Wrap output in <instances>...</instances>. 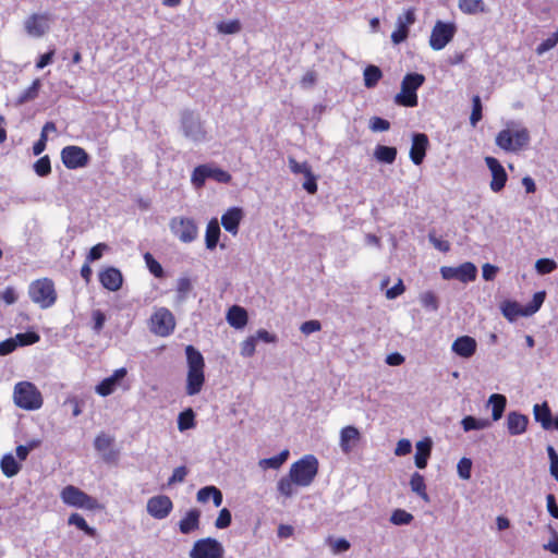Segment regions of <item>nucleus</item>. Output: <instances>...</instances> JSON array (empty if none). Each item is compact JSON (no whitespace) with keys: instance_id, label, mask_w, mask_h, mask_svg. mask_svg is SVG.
<instances>
[{"instance_id":"obj_1","label":"nucleus","mask_w":558,"mask_h":558,"mask_svg":"<svg viewBox=\"0 0 558 558\" xmlns=\"http://www.w3.org/2000/svg\"><path fill=\"white\" fill-rule=\"evenodd\" d=\"M185 353L189 367L185 391L187 396H195L201 392L205 383V362L201 352L193 345H187Z\"/></svg>"},{"instance_id":"obj_2","label":"nucleus","mask_w":558,"mask_h":558,"mask_svg":"<svg viewBox=\"0 0 558 558\" xmlns=\"http://www.w3.org/2000/svg\"><path fill=\"white\" fill-rule=\"evenodd\" d=\"M530 132L526 128L517 126L514 122L508 123L496 136V145L505 151L518 153L530 143Z\"/></svg>"},{"instance_id":"obj_3","label":"nucleus","mask_w":558,"mask_h":558,"mask_svg":"<svg viewBox=\"0 0 558 558\" xmlns=\"http://www.w3.org/2000/svg\"><path fill=\"white\" fill-rule=\"evenodd\" d=\"M318 472V460L313 454H306L290 466L289 474L296 486L306 487L312 484Z\"/></svg>"},{"instance_id":"obj_4","label":"nucleus","mask_w":558,"mask_h":558,"mask_svg":"<svg viewBox=\"0 0 558 558\" xmlns=\"http://www.w3.org/2000/svg\"><path fill=\"white\" fill-rule=\"evenodd\" d=\"M424 81L423 74H407L401 83V92L395 97V102L404 107H415L417 105L416 90L423 85Z\"/></svg>"},{"instance_id":"obj_5","label":"nucleus","mask_w":558,"mask_h":558,"mask_svg":"<svg viewBox=\"0 0 558 558\" xmlns=\"http://www.w3.org/2000/svg\"><path fill=\"white\" fill-rule=\"evenodd\" d=\"M14 402L24 410H37L43 405L41 393L28 381H22L14 387Z\"/></svg>"},{"instance_id":"obj_6","label":"nucleus","mask_w":558,"mask_h":558,"mask_svg":"<svg viewBox=\"0 0 558 558\" xmlns=\"http://www.w3.org/2000/svg\"><path fill=\"white\" fill-rule=\"evenodd\" d=\"M29 298L41 308L52 306L57 300V293L52 280L48 278L38 279L29 286Z\"/></svg>"},{"instance_id":"obj_7","label":"nucleus","mask_w":558,"mask_h":558,"mask_svg":"<svg viewBox=\"0 0 558 558\" xmlns=\"http://www.w3.org/2000/svg\"><path fill=\"white\" fill-rule=\"evenodd\" d=\"M181 131L184 137L198 144L207 140V131L201 117L192 111H184L181 116Z\"/></svg>"},{"instance_id":"obj_8","label":"nucleus","mask_w":558,"mask_h":558,"mask_svg":"<svg viewBox=\"0 0 558 558\" xmlns=\"http://www.w3.org/2000/svg\"><path fill=\"white\" fill-rule=\"evenodd\" d=\"M60 498L65 505L80 509L96 510L100 508L97 499L73 485L65 486L60 493Z\"/></svg>"},{"instance_id":"obj_9","label":"nucleus","mask_w":558,"mask_h":558,"mask_svg":"<svg viewBox=\"0 0 558 558\" xmlns=\"http://www.w3.org/2000/svg\"><path fill=\"white\" fill-rule=\"evenodd\" d=\"M175 319L173 314L166 307L157 308L149 319V330L159 337H167L173 332Z\"/></svg>"},{"instance_id":"obj_10","label":"nucleus","mask_w":558,"mask_h":558,"mask_svg":"<svg viewBox=\"0 0 558 558\" xmlns=\"http://www.w3.org/2000/svg\"><path fill=\"white\" fill-rule=\"evenodd\" d=\"M207 179H213L219 183H228L231 181V175L220 168L210 165H201L194 169L191 182L196 189H199Z\"/></svg>"},{"instance_id":"obj_11","label":"nucleus","mask_w":558,"mask_h":558,"mask_svg":"<svg viewBox=\"0 0 558 558\" xmlns=\"http://www.w3.org/2000/svg\"><path fill=\"white\" fill-rule=\"evenodd\" d=\"M225 549L220 542L206 537L196 541L190 550V558H223Z\"/></svg>"},{"instance_id":"obj_12","label":"nucleus","mask_w":558,"mask_h":558,"mask_svg":"<svg viewBox=\"0 0 558 558\" xmlns=\"http://www.w3.org/2000/svg\"><path fill=\"white\" fill-rule=\"evenodd\" d=\"M169 227L183 243H191L197 238V226L191 218L174 217L170 220Z\"/></svg>"},{"instance_id":"obj_13","label":"nucleus","mask_w":558,"mask_h":558,"mask_svg":"<svg viewBox=\"0 0 558 558\" xmlns=\"http://www.w3.org/2000/svg\"><path fill=\"white\" fill-rule=\"evenodd\" d=\"M51 22L49 13H34L24 21V28L28 36L40 38L49 32Z\"/></svg>"},{"instance_id":"obj_14","label":"nucleus","mask_w":558,"mask_h":558,"mask_svg":"<svg viewBox=\"0 0 558 558\" xmlns=\"http://www.w3.org/2000/svg\"><path fill=\"white\" fill-rule=\"evenodd\" d=\"M454 34V24L438 21L433 27L429 45L434 50H441L452 40Z\"/></svg>"},{"instance_id":"obj_15","label":"nucleus","mask_w":558,"mask_h":558,"mask_svg":"<svg viewBox=\"0 0 558 558\" xmlns=\"http://www.w3.org/2000/svg\"><path fill=\"white\" fill-rule=\"evenodd\" d=\"M61 159L68 169L86 167L89 162L88 154L80 146H66L61 151Z\"/></svg>"},{"instance_id":"obj_16","label":"nucleus","mask_w":558,"mask_h":558,"mask_svg":"<svg viewBox=\"0 0 558 558\" xmlns=\"http://www.w3.org/2000/svg\"><path fill=\"white\" fill-rule=\"evenodd\" d=\"M173 509V502L166 495L150 497L147 500L146 510L150 517L157 520L166 519Z\"/></svg>"},{"instance_id":"obj_17","label":"nucleus","mask_w":558,"mask_h":558,"mask_svg":"<svg viewBox=\"0 0 558 558\" xmlns=\"http://www.w3.org/2000/svg\"><path fill=\"white\" fill-rule=\"evenodd\" d=\"M440 272L444 279H458L462 282H469L476 278L477 268L474 264L468 262L458 267L444 266Z\"/></svg>"},{"instance_id":"obj_18","label":"nucleus","mask_w":558,"mask_h":558,"mask_svg":"<svg viewBox=\"0 0 558 558\" xmlns=\"http://www.w3.org/2000/svg\"><path fill=\"white\" fill-rule=\"evenodd\" d=\"M485 162L490 170L492 181L490 189L494 192H500L507 182L508 175L502 165L494 157H486Z\"/></svg>"},{"instance_id":"obj_19","label":"nucleus","mask_w":558,"mask_h":558,"mask_svg":"<svg viewBox=\"0 0 558 558\" xmlns=\"http://www.w3.org/2000/svg\"><path fill=\"white\" fill-rule=\"evenodd\" d=\"M126 373L124 367L116 369L111 376L105 378L96 386V392L102 397L111 395L126 376Z\"/></svg>"},{"instance_id":"obj_20","label":"nucleus","mask_w":558,"mask_h":558,"mask_svg":"<svg viewBox=\"0 0 558 558\" xmlns=\"http://www.w3.org/2000/svg\"><path fill=\"white\" fill-rule=\"evenodd\" d=\"M99 281L105 289L116 292L122 287L123 276L119 269L108 267L100 271Z\"/></svg>"},{"instance_id":"obj_21","label":"nucleus","mask_w":558,"mask_h":558,"mask_svg":"<svg viewBox=\"0 0 558 558\" xmlns=\"http://www.w3.org/2000/svg\"><path fill=\"white\" fill-rule=\"evenodd\" d=\"M428 146V137L424 133H415L412 136V146L410 149V158L414 165L418 166L423 162Z\"/></svg>"},{"instance_id":"obj_22","label":"nucleus","mask_w":558,"mask_h":558,"mask_svg":"<svg viewBox=\"0 0 558 558\" xmlns=\"http://www.w3.org/2000/svg\"><path fill=\"white\" fill-rule=\"evenodd\" d=\"M476 347L477 344L474 338L470 336H462L453 341L451 350L457 355L469 359L475 353Z\"/></svg>"},{"instance_id":"obj_23","label":"nucleus","mask_w":558,"mask_h":558,"mask_svg":"<svg viewBox=\"0 0 558 558\" xmlns=\"http://www.w3.org/2000/svg\"><path fill=\"white\" fill-rule=\"evenodd\" d=\"M361 434L354 426H345L340 432V448L343 453H350L359 442Z\"/></svg>"},{"instance_id":"obj_24","label":"nucleus","mask_w":558,"mask_h":558,"mask_svg":"<svg viewBox=\"0 0 558 558\" xmlns=\"http://www.w3.org/2000/svg\"><path fill=\"white\" fill-rule=\"evenodd\" d=\"M529 417L519 412H509L507 415V428L510 435L517 436L525 433Z\"/></svg>"},{"instance_id":"obj_25","label":"nucleus","mask_w":558,"mask_h":558,"mask_svg":"<svg viewBox=\"0 0 558 558\" xmlns=\"http://www.w3.org/2000/svg\"><path fill=\"white\" fill-rule=\"evenodd\" d=\"M242 216V209L238 207H232L228 209L226 214L222 215L221 225L226 231L235 235L238 233Z\"/></svg>"},{"instance_id":"obj_26","label":"nucleus","mask_w":558,"mask_h":558,"mask_svg":"<svg viewBox=\"0 0 558 558\" xmlns=\"http://www.w3.org/2000/svg\"><path fill=\"white\" fill-rule=\"evenodd\" d=\"M201 511L191 509L185 517L179 522V530L182 534H190L199 529Z\"/></svg>"},{"instance_id":"obj_27","label":"nucleus","mask_w":558,"mask_h":558,"mask_svg":"<svg viewBox=\"0 0 558 558\" xmlns=\"http://www.w3.org/2000/svg\"><path fill=\"white\" fill-rule=\"evenodd\" d=\"M415 447V465L418 469H425L432 451V440L429 438H426L424 440L416 442Z\"/></svg>"},{"instance_id":"obj_28","label":"nucleus","mask_w":558,"mask_h":558,"mask_svg":"<svg viewBox=\"0 0 558 558\" xmlns=\"http://www.w3.org/2000/svg\"><path fill=\"white\" fill-rule=\"evenodd\" d=\"M533 413L535 420L542 424L544 429L551 428V411L547 402H544L543 404H535L533 408Z\"/></svg>"},{"instance_id":"obj_29","label":"nucleus","mask_w":558,"mask_h":558,"mask_svg":"<svg viewBox=\"0 0 558 558\" xmlns=\"http://www.w3.org/2000/svg\"><path fill=\"white\" fill-rule=\"evenodd\" d=\"M0 468L7 477H13L21 471V463L12 453H7L1 458Z\"/></svg>"},{"instance_id":"obj_30","label":"nucleus","mask_w":558,"mask_h":558,"mask_svg":"<svg viewBox=\"0 0 558 558\" xmlns=\"http://www.w3.org/2000/svg\"><path fill=\"white\" fill-rule=\"evenodd\" d=\"M488 404L493 407L492 418L493 421H499L502 417L507 405V398L504 395L494 393L488 398Z\"/></svg>"},{"instance_id":"obj_31","label":"nucleus","mask_w":558,"mask_h":558,"mask_svg":"<svg viewBox=\"0 0 558 558\" xmlns=\"http://www.w3.org/2000/svg\"><path fill=\"white\" fill-rule=\"evenodd\" d=\"M289 454H290L289 450L284 449L279 454H277L275 457L260 459L258 461V466L262 470H267V469L278 470L288 460Z\"/></svg>"},{"instance_id":"obj_32","label":"nucleus","mask_w":558,"mask_h":558,"mask_svg":"<svg viewBox=\"0 0 558 558\" xmlns=\"http://www.w3.org/2000/svg\"><path fill=\"white\" fill-rule=\"evenodd\" d=\"M228 323L235 328H242L247 323L246 311L240 306H232L227 315Z\"/></svg>"},{"instance_id":"obj_33","label":"nucleus","mask_w":558,"mask_h":558,"mask_svg":"<svg viewBox=\"0 0 558 558\" xmlns=\"http://www.w3.org/2000/svg\"><path fill=\"white\" fill-rule=\"evenodd\" d=\"M220 235V227L218 220L216 218L211 219L206 229V247L208 250H214L217 246L218 240Z\"/></svg>"},{"instance_id":"obj_34","label":"nucleus","mask_w":558,"mask_h":558,"mask_svg":"<svg viewBox=\"0 0 558 558\" xmlns=\"http://www.w3.org/2000/svg\"><path fill=\"white\" fill-rule=\"evenodd\" d=\"M459 8L463 13L477 14L486 12V5L483 0H459Z\"/></svg>"},{"instance_id":"obj_35","label":"nucleus","mask_w":558,"mask_h":558,"mask_svg":"<svg viewBox=\"0 0 558 558\" xmlns=\"http://www.w3.org/2000/svg\"><path fill=\"white\" fill-rule=\"evenodd\" d=\"M410 486L413 493L417 494L424 501L428 502L429 497L426 493V485L423 475L415 472L411 476Z\"/></svg>"},{"instance_id":"obj_36","label":"nucleus","mask_w":558,"mask_h":558,"mask_svg":"<svg viewBox=\"0 0 558 558\" xmlns=\"http://www.w3.org/2000/svg\"><path fill=\"white\" fill-rule=\"evenodd\" d=\"M364 85L374 88L383 76L381 70L376 65H368L364 70Z\"/></svg>"},{"instance_id":"obj_37","label":"nucleus","mask_w":558,"mask_h":558,"mask_svg":"<svg viewBox=\"0 0 558 558\" xmlns=\"http://www.w3.org/2000/svg\"><path fill=\"white\" fill-rule=\"evenodd\" d=\"M461 425L464 432H470L473 429L478 430L488 428L490 426V422L487 418H476L474 416L469 415L461 421Z\"/></svg>"},{"instance_id":"obj_38","label":"nucleus","mask_w":558,"mask_h":558,"mask_svg":"<svg viewBox=\"0 0 558 558\" xmlns=\"http://www.w3.org/2000/svg\"><path fill=\"white\" fill-rule=\"evenodd\" d=\"M374 156L378 161L392 163L397 157V149L395 147L378 145L375 149Z\"/></svg>"},{"instance_id":"obj_39","label":"nucleus","mask_w":558,"mask_h":558,"mask_svg":"<svg viewBox=\"0 0 558 558\" xmlns=\"http://www.w3.org/2000/svg\"><path fill=\"white\" fill-rule=\"evenodd\" d=\"M195 414L191 408L181 412L178 416V428L180 432L193 428L195 426Z\"/></svg>"},{"instance_id":"obj_40","label":"nucleus","mask_w":558,"mask_h":558,"mask_svg":"<svg viewBox=\"0 0 558 558\" xmlns=\"http://www.w3.org/2000/svg\"><path fill=\"white\" fill-rule=\"evenodd\" d=\"M296 484H295L294 480L292 478V476H290V474H288V476H283L279 480V482L277 484V489L281 495L289 498L294 495V493H295L294 486Z\"/></svg>"},{"instance_id":"obj_41","label":"nucleus","mask_w":558,"mask_h":558,"mask_svg":"<svg viewBox=\"0 0 558 558\" xmlns=\"http://www.w3.org/2000/svg\"><path fill=\"white\" fill-rule=\"evenodd\" d=\"M69 524L75 525L77 529L84 531L87 535L96 536V529L89 526L85 519L78 513H72L68 520Z\"/></svg>"},{"instance_id":"obj_42","label":"nucleus","mask_w":558,"mask_h":558,"mask_svg":"<svg viewBox=\"0 0 558 558\" xmlns=\"http://www.w3.org/2000/svg\"><path fill=\"white\" fill-rule=\"evenodd\" d=\"M544 300H545V292L544 291L536 292L533 295L532 301L523 306L524 307L523 316H531V315L535 314L541 308L542 304L544 303Z\"/></svg>"},{"instance_id":"obj_43","label":"nucleus","mask_w":558,"mask_h":558,"mask_svg":"<svg viewBox=\"0 0 558 558\" xmlns=\"http://www.w3.org/2000/svg\"><path fill=\"white\" fill-rule=\"evenodd\" d=\"M40 85H41L40 81L38 78L35 80L32 83V85L20 95V97L17 98L16 104L17 105H23V104H25V102H27L29 100L35 99L38 96V92H39Z\"/></svg>"},{"instance_id":"obj_44","label":"nucleus","mask_w":558,"mask_h":558,"mask_svg":"<svg viewBox=\"0 0 558 558\" xmlns=\"http://www.w3.org/2000/svg\"><path fill=\"white\" fill-rule=\"evenodd\" d=\"M524 307L515 302H507L502 306V314L509 320L515 319L518 316H523Z\"/></svg>"},{"instance_id":"obj_45","label":"nucleus","mask_w":558,"mask_h":558,"mask_svg":"<svg viewBox=\"0 0 558 558\" xmlns=\"http://www.w3.org/2000/svg\"><path fill=\"white\" fill-rule=\"evenodd\" d=\"M13 340L16 347L29 345L39 341V335L34 331L17 333L13 337Z\"/></svg>"},{"instance_id":"obj_46","label":"nucleus","mask_w":558,"mask_h":558,"mask_svg":"<svg viewBox=\"0 0 558 558\" xmlns=\"http://www.w3.org/2000/svg\"><path fill=\"white\" fill-rule=\"evenodd\" d=\"M413 520V515L403 509H397L390 517V522L395 525H407Z\"/></svg>"},{"instance_id":"obj_47","label":"nucleus","mask_w":558,"mask_h":558,"mask_svg":"<svg viewBox=\"0 0 558 558\" xmlns=\"http://www.w3.org/2000/svg\"><path fill=\"white\" fill-rule=\"evenodd\" d=\"M217 29L221 34H236L241 31V23L239 20L223 21L217 25Z\"/></svg>"},{"instance_id":"obj_48","label":"nucleus","mask_w":558,"mask_h":558,"mask_svg":"<svg viewBox=\"0 0 558 558\" xmlns=\"http://www.w3.org/2000/svg\"><path fill=\"white\" fill-rule=\"evenodd\" d=\"M557 268V263L550 258H539L535 263V269L539 275H547Z\"/></svg>"},{"instance_id":"obj_49","label":"nucleus","mask_w":558,"mask_h":558,"mask_svg":"<svg viewBox=\"0 0 558 558\" xmlns=\"http://www.w3.org/2000/svg\"><path fill=\"white\" fill-rule=\"evenodd\" d=\"M144 260L146 263L147 268L155 277L161 278L163 276L162 266L154 258V256L150 253L147 252L144 254Z\"/></svg>"},{"instance_id":"obj_50","label":"nucleus","mask_w":558,"mask_h":558,"mask_svg":"<svg viewBox=\"0 0 558 558\" xmlns=\"http://www.w3.org/2000/svg\"><path fill=\"white\" fill-rule=\"evenodd\" d=\"M34 171L39 177H47L48 174H50L51 173V165H50L49 156L46 155V156L39 158L34 163Z\"/></svg>"},{"instance_id":"obj_51","label":"nucleus","mask_w":558,"mask_h":558,"mask_svg":"<svg viewBox=\"0 0 558 558\" xmlns=\"http://www.w3.org/2000/svg\"><path fill=\"white\" fill-rule=\"evenodd\" d=\"M289 168L294 174L308 175L312 172L311 166L305 162H298L293 157L288 158Z\"/></svg>"},{"instance_id":"obj_52","label":"nucleus","mask_w":558,"mask_h":558,"mask_svg":"<svg viewBox=\"0 0 558 558\" xmlns=\"http://www.w3.org/2000/svg\"><path fill=\"white\" fill-rule=\"evenodd\" d=\"M558 44V29L554 32L547 39L536 47L538 56L544 54L546 51L553 49Z\"/></svg>"},{"instance_id":"obj_53","label":"nucleus","mask_w":558,"mask_h":558,"mask_svg":"<svg viewBox=\"0 0 558 558\" xmlns=\"http://www.w3.org/2000/svg\"><path fill=\"white\" fill-rule=\"evenodd\" d=\"M472 460L469 458H462L457 465V471L462 480L471 478Z\"/></svg>"},{"instance_id":"obj_54","label":"nucleus","mask_w":558,"mask_h":558,"mask_svg":"<svg viewBox=\"0 0 558 558\" xmlns=\"http://www.w3.org/2000/svg\"><path fill=\"white\" fill-rule=\"evenodd\" d=\"M473 109L470 117V123L475 126L477 122L482 119V102L480 96H474L473 99Z\"/></svg>"},{"instance_id":"obj_55","label":"nucleus","mask_w":558,"mask_h":558,"mask_svg":"<svg viewBox=\"0 0 558 558\" xmlns=\"http://www.w3.org/2000/svg\"><path fill=\"white\" fill-rule=\"evenodd\" d=\"M109 247L106 243H98L95 246H93L86 256L87 263H93L95 260H98L102 257V254L105 251H107Z\"/></svg>"},{"instance_id":"obj_56","label":"nucleus","mask_w":558,"mask_h":558,"mask_svg":"<svg viewBox=\"0 0 558 558\" xmlns=\"http://www.w3.org/2000/svg\"><path fill=\"white\" fill-rule=\"evenodd\" d=\"M192 290L191 280L186 277L179 278L177 284V291L179 294V300L184 301L187 293Z\"/></svg>"},{"instance_id":"obj_57","label":"nucleus","mask_w":558,"mask_h":558,"mask_svg":"<svg viewBox=\"0 0 558 558\" xmlns=\"http://www.w3.org/2000/svg\"><path fill=\"white\" fill-rule=\"evenodd\" d=\"M113 439L109 435L101 433L95 439V448L98 451H106L112 445Z\"/></svg>"},{"instance_id":"obj_58","label":"nucleus","mask_w":558,"mask_h":558,"mask_svg":"<svg viewBox=\"0 0 558 558\" xmlns=\"http://www.w3.org/2000/svg\"><path fill=\"white\" fill-rule=\"evenodd\" d=\"M231 512L227 508H223L220 510L218 518L215 521V526L217 529H226L231 524Z\"/></svg>"},{"instance_id":"obj_59","label":"nucleus","mask_w":558,"mask_h":558,"mask_svg":"<svg viewBox=\"0 0 558 558\" xmlns=\"http://www.w3.org/2000/svg\"><path fill=\"white\" fill-rule=\"evenodd\" d=\"M369 129L373 132H385V131H388L390 129V123H389V121H387V120H385L383 118L373 117L369 120Z\"/></svg>"},{"instance_id":"obj_60","label":"nucleus","mask_w":558,"mask_h":558,"mask_svg":"<svg viewBox=\"0 0 558 558\" xmlns=\"http://www.w3.org/2000/svg\"><path fill=\"white\" fill-rule=\"evenodd\" d=\"M256 338L248 337L241 343V354L245 357H250L255 353Z\"/></svg>"},{"instance_id":"obj_61","label":"nucleus","mask_w":558,"mask_h":558,"mask_svg":"<svg viewBox=\"0 0 558 558\" xmlns=\"http://www.w3.org/2000/svg\"><path fill=\"white\" fill-rule=\"evenodd\" d=\"M421 303L424 307L436 311L438 308L437 298L433 292H425L421 295Z\"/></svg>"},{"instance_id":"obj_62","label":"nucleus","mask_w":558,"mask_h":558,"mask_svg":"<svg viewBox=\"0 0 558 558\" xmlns=\"http://www.w3.org/2000/svg\"><path fill=\"white\" fill-rule=\"evenodd\" d=\"M187 475V469L185 466H178L173 470L171 477L168 480V485L171 486L177 483H182Z\"/></svg>"},{"instance_id":"obj_63","label":"nucleus","mask_w":558,"mask_h":558,"mask_svg":"<svg viewBox=\"0 0 558 558\" xmlns=\"http://www.w3.org/2000/svg\"><path fill=\"white\" fill-rule=\"evenodd\" d=\"M320 329H322V324L315 319L304 322L300 327L301 332L306 336L311 335L313 332L319 331Z\"/></svg>"},{"instance_id":"obj_64","label":"nucleus","mask_w":558,"mask_h":558,"mask_svg":"<svg viewBox=\"0 0 558 558\" xmlns=\"http://www.w3.org/2000/svg\"><path fill=\"white\" fill-rule=\"evenodd\" d=\"M409 28H405L401 23H397V29L391 34V40L393 44H400L407 39Z\"/></svg>"}]
</instances>
